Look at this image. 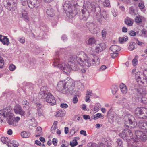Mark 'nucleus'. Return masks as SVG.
Wrapping results in <instances>:
<instances>
[{"instance_id":"nucleus-19","label":"nucleus","mask_w":147,"mask_h":147,"mask_svg":"<svg viewBox=\"0 0 147 147\" xmlns=\"http://www.w3.org/2000/svg\"><path fill=\"white\" fill-rule=\"evenodd\" d=\"M138 125V127L143 130H147V122L143 120L139 121Z\"/></svg>"},{"instance_id":"nucleus-61","label":"nucleus","mask_w":147,"mask_h":147,"mask_svg":"<svg viewBox=\"0 0 147 147\" xmlns=\"http://www.w3.org/2000/svg\"><path fill=\"white\" fill-rule=\"evenodd\" d=\"M57 140L56 138H53L52 140V143L53 144L56 146L57 145Z\"/></svg>"},{"instance_id":"nucleus-11","label":"nucleus","mask_w":147,"mask_h":147,"mask_svg":"<svg viewBox=\"0 0 147 147\" xmlns=\"http://www.w3.org/2000/svg\"><path fill=\"white\" fill-rule=\"evenodd\" d=\"M119 135L123 139L125 140V138L127 137L128 139L133 141V134L131 131L128 129H125L122 133L119 134Z\"/></svg>"},{"instance_id":"nucleus-38","label":"nucleus","mask_w":147,"mask_h":147,"mask_svg":"<svg viewBox=\"0 0 147 147\" xmlns=\"http://www.w3.org/2000/svg\"><path fill=\"white\" fill-rule=\"evenodd\" d=\"M1 140L3 143L7 144L10 140L7 137H2L1 138Z\"/></svg>"},{"instance_id":"nucleus-24","label":"nucleus","mask_w":147,"mask_h":147,"mask_svg":"<svg viewBox=\"0 0 147 147\" xmlns=\"http://www.w3.org/2000/svg\"><path fill=\"white\" fill-rule=\"evenodd\" d=\"M100 105L99 104H96L95 105L93 109L90 110V112L92 114H94L97 112H98L99 110Z\"/></svg>"},{"instance_id":"nucleus-29","label":"nucleus","mask_w":147,"mask_h":147,"mask_svg":"<svg viewBox=\"0 0 147 147\" xmlns=\"http://www.w3.org/2000/svg\"><path fill=\"white\" fill-rule=\"evenodd\" d=\"M125 23L129 26H131L133 24V20L130 18L127 17L125 19Z\"/></svg>"},{"instance_id":"nucleus-33","label":"nucleus","mask_w":147,"mask_h":147,"mask_svg":"<svg viewBox=\"0 0 147 147\" xmlns=\"http://www.w3.org/2000/svg\"><path fill=\"white\" fill-rule=\"evenodd\" d=\"M121 104L123 105V106L124 107L128 108L129 107L128 102L126 98H125L123 99L122 100L121 102Z\"/></svg>"},{"instance_id":"nucleus-4","label":"nucleus","mask_w":147,"mask_h":147,"mask_svg":"<svg viewBox=\"0 0 147 147\" xmlns=\"http://www.w3.org/2000/svg\"><path fill=\"white\" fill-rule=\"evenodd\" d=\"M11 108L9 107L0 110V119L2 117H5L10 125L16 126L17 125V123L14 121L13 118L14 115L11 112Z\"/></svg>"},{"instance_id":"nucleus-2","label":"nucleus","mask_w":147,"mask_h":147,"mask_svg":"<svg viewBox=\"0 0 147 147\" xmlns=\"http://www.w3.org/2000/svg\"><path fill=\"white\" fill-rule=\"evenodd\" d=\"M74 87V84L73 80L67 78L65 81H60L57 84L56 89L64 94H72Z\"/></svg>"},{"instance_id":"nucleus-25","label":"nucleus","mask_w":147,"mask_h":147,"mask_svg":"<svg viewBox=\"0 0 147 147\" xmlns=\"http://www.w3.org/2000/svg\"><path fill=\"white\" fill-rule=\"evenodd\" d=\"M110 50L113 53L116 52L120 50V47L117 45H113L111 46Z\"/></svg>"},{"instance_id":"nucleus-15","label":"nucleus","mask_w":147,"mask_h":147,"mask_svg":"<svg viewBox=\"0 0 147 147\" xmlns=\"http://www.w3.org/2000/svg\"><path fill=\"white\" fill-rule=\"evenodd\" d=\"M14 111L15 113L18 114L22 116L25 117V112L23 110L20 105H16L14 108Z\"/></svg>"},{"instance_id":"nucleus-23","label":"nucleus","mask_w":147,"mask_h":147,"mask_svg":"<svg viewBox=\"0 0 147 147\" xmlns=\"http://www.w3.org/2000/svg\"><path fill=\"white\" fill-rule=\"evenodd\" d=\"M120 88L121 92L123 94H126L127 91V88L126 86L123 83H121L120 84Z\"/></svg>"},{"instance_id":"nucleus-50","label":"nucleus","mask_w":147,"mask_h":147,"mask_svg":"<svg viewBox=\"0 0 147 147\" xmlns=\"http://www.w3.org/2000/svg\"><path fill=\"white\" fill-rule=\"evenodd\" d=\"M4 62L2 58L0 56V68H1L3 67L4 65Z\"/></svg>"},{"instance_id":"nucleus-43","label":"nucleus","mask_w":147,"mask_h":147,"mask_svg":"<svg viewBox=\"0 0 147 147\" xmlns=\"http://www.w3.org/2000/svg\"><path fill=\"white\" fill-rule=\"evenodd\" d=\"M69 143L65 140L62 141L61 147H68Z\"/></svg>"},{"instance_id":"nucleus-31","label":"nucleus","mask_w":147,"mask_h":147,"mask_svg":"<svg viewBox=\"0 0 147 147\" xmlns=\"http://www.w3.org/2000/svg\"><path fill=\"white\" fill-rule=\"evenodd\" d=\"M79 138L78 137H76L74 138L72 142H70V145L72 147H74L76 146L77 144V140H79Z\"/></svg>"},{"instance_id":"nucleus-63","label":"nucleus","mask_w":147,"mask_h":147,"mask_svg":"<svg viewBox=\"0 0 147 147\" xmlns=\"http://www.w3.org/2000/svg\"><path fill=\"white\" fill-rule=\"evenodd\" d=\"M20 119V117L18 116L14 118V121L15 123H17V125L18 122Z\"/></svg>"},{"instance_id":"nucleus-62","label":"nucleus","mask_w":147,"mask_h":147,"mask_svg":"<svg viewBox=\"0 0 147 147\" xmlns=\"http://www.w3.org/2000/svg\"><path fill=\"white\" fill-rule=\"evenodd\" d=\"M118 55V53H111V57L113 58H114L117 56Z\"/></svg>"},{"instance_id":"nucleus-49","label":"nucleus","mask_w":147,"mask_h":147,"mask_svg":"<svg viewBox=\"0 0 147 147\" xmlns=\"http://www.w3.org/2000/svg\"><path fill=\"white\" fill-rule=\"evenodd\" d=\"M89 147H98V145L95 143H90L88 144Z\"/></svg>"},{"instance_id":"nucleus-52","label":"nucleus","mask_w":147,"mask_h":147,"mask_svg":"<svg viewBox=\"0 0 147 147\" xmlns=\"http://www.w3.org/2000/svg\"><path fill=\"white\" fill-rule=\"evenodd\" d=\"M136 56H135L136 57ZM138 63V61L137 59L136 58H134L132 60V64L133 65L135 66L137 65Z\"/></svg>"},{"instance_id":"nucleus-53","label":"nucleus","mask_w":147,"mask_h":147,"mask_svg":"<svg viewBox=\"0 0 147 147\" xmlns=\"http://www.w3.org/2000/svg\"><path fill=\"white\" fill-rule=\"evenodd\" d=\"M107 69L106 66L105 65H102L99 68L98 71H102Z\"/></svg>"},{"instance_id":"nucleus-40","label":"nucleus","mask_w":147,"mask_h":147,"mask_svg":"<svg viewBox=\"0 0 147 147\" xmlns=\"http://www.w3.org/2000/svg\"><path fill=\"white\" fill-rule=\"evenodd\" d=\"M30 134L29 132H27L26 131H24L21 132V135L22 137L24 138H27L28 137Z\"/></svg>"},{"instance_id":"nucleus-13","label":"nucleus","mask_w":147,"mask_h":147,"mask_svg":"<svg viewBox=\"0 0 147 147\" xmlns=\"http://www.w3.org/2000/svg\"><path fill=\"white\" fill-rule=\"evenodd\" d=\"M86 25L90 31L93 34H96L99 32V29L94 23L88 22Z\"/></svg>"},{"instance_id":"nucleus-46","label":"nucleus","mask_w":147,"mask_h":147,"mask_svg":"<svg viewBox=\"0 0 147 147\" xmlns=\"http://www.w3.org/2000/svg\"><path fill=\"white\" fill-rule=\"evenodd\" d=\"M111 89L112 93L113 94H115L118 90V88L116 86H113Z\"/></svg>"},{"instance_id":"nucleus-51","label":"nucleus","mask_w":147,"mask_h":147,"mask_svg":"<svg viewBox=\"0 0 147 147\" xmlns=\"http://www.w3.org/2000/svg\"><path fill=\"white\" fill-rule=\"evenodd\" d=\"M142 36L144 37H147V31L144 29H142L141 31Z\"/></svg>"},{"instance_id":"nucleus-56","label":"nucleus","mask_w":147,"mask_h":147,"mask_svg":"<svg viewBox=\"0 0 147 147\" xmlns=\"http://www.w3.org/2000/svg\"><path fill=\"white\" fill-rule=\"evenodd\" d=\"M102 36L103 38H105L107 34V31L106 30H103L102 32Z\"/></svg>"},{"instance_id":"nucleus-64","label":"nucleus","mask_w":147,"mask_h":147,"mask_svg":"<svg viewBox=\"0 0 147 147\" xmlns=\"http://www.w3.org/2000/svg\"><path fill=\"white\" fill-rule=\"evenodd\" d=\"M134 9L132 7H130L129 8V12L130 13H133L134 12Z\"/></svg>"},{"instance_id":"nucleus-59","label":"nucleus","mask_w":147,"mask_h":147,"mask_svg":"<svg viewBox=\"0 0 147 147\" xmlns=\"http://www.w3.org/2000/svg\"><path fill=\"white\" fill-rule=\"evenodd\" d=\"M60 107L62 108L66 109L68 107V105L67 104L63 103L60 104Z\"/></svg>"},{"instance_id":"nucleus-27","label":"nucleus","mask_w":147,"mask_h":147,"mask_svg":"<svg viewBox=\"0 0 147 147\" xmlns=\"http://www.w3.org/2000/svg\"><path fill=\"white\" fill-rule=\"evenodd\" d=\"M137 91L138 94H140L142 95H145L146 93L145 88L142 87H140L139 88L137 89Z\"/></svg>"},{"instance_id":"nucleus-8","label":"nucleus","mask_w":147,"mask_h":147,"mask_svg":"<svg viewBox=\"0 0 147 147\" xmlns=\"http://www.w3.org/2000/svg\"><path fill=\"white\" fill-rule=\"evenodd\" d=\"M134 113L136 116L139 118L147 119V108L138 107L135 109Z\"/></svg>"},{"instance_id":"nucleus-21","label":"nucleus","mask_w":147,"mask_h":147,"mask_svg":"<svg viewBox=\"0 0 147 147\" xmlns=\"http://www.w3.org/2000/svg\"><path fill=\"white\" fill-rule=\"evenodd\" d=\"M9 39L7 36L0 35V42L4 45H8L9 44Z\"/></svg>"},{"instance_id":"nucleus-60","label":"nucleus","mask_w":147,"mask_h":147,"mask_svg":"<svg viewBox=\"0 0 147 147\" xmlns=\"http://www.w3.org/2000/svg\"><path fill=\"white\" fill-rule=\"evenodd\" d=\"M129 34L130 36H134L136 35V32L133 30H131L129 31Z\"/></svg>"},{"instance_id":"nucleus-5","label":"nucleus","mask_w":147,"mask_h":147,"mask_svg":"<svg viewBox=\"0 0 147 147\" xmlns=\"http://www.w3.org/2000/svg\"><path fill=\"white\" fill-rule=\"evenodd\" d=\"M86 4L88 8L93 11H95L97 15V18L98 19L101 18L100 13V8L97 3L99 2L100 0H88Z\"/></svg>"},{"instance_id":"nucleus-39","label":"nucleus","mask_w":147,"mask_h":147,"mask_svg":"<svg viewBox=\"0 0 147 147\" xmlns=\"http://www.w3.org/2000/svg\"><path fill=\"white\" fill-rule=\"evenodd\" d=\"M109 118L113 121L117 119L116 115L115 113H111L109 115Z\"/></svg>"},{"instance_id":"nucleus-57","label":"nucleus","mask_w":147,"mask_h":147,"mask_svg":"<svg viewBox=\"0 0 147 147\" xmlns=\"http://www.w3.org/2000/svg\"><path fill=\"white\" fill-rule=\"evenodd\" d=\"M141 102L143 103L146 104L147 103V98L145 97H143L141 98Z\"/></svg>"},{"instance_id":"nucleus-32","label":"nucleus","mask_w":147,"mask_h":147,"mask_svg":"<svg viewBox=\"0 0 147 147\" xmlns=\"http://www.w3.org/2000/svg\"><path fill=\"white\" fill-rule=\"evenodd\" d=\"M144 18L142 16L139 15L136 16L135 18V22L137 23H141Z\"/></svg>"},{"instance_id":"nucleus-17","label":"nucleus","mask_w":147,"mask_h":147,"mask_svg":"<svg viewBox=\"0 0 147 147\" xmlns=\"http://www.w3.org/2000/svg\"><path fill=\"white\" fill-rule=\"evenodd\" d=\"M86 96L85 97V100L87 102H89L91 100L90 98L94 97L95 98H97L98 97L95 94L93 93L92 92V90H88L86 93Z\"/></svg>"},{"instance_id":"nucleus-1","label":"nucleus","mask_w":147,"mask_h":147,"mask_svg":"<svg viewBox=\"0 0 147 147\" xmlns=\"http://www.w3.org/2000/svg\"><path fill=\"white\" fill-rule=\"evenodd\" d=\"M59 53L58 51L55 53L53 65L55 67L59 68L66 73L70 72L71 70H77L79 68L78 64L84 69H87L91 66L98 65L100 63V59L97 57H95L91 59L84 52L81 51L70 57L67 63L66 64L65 57Z\"/></svg>"},{"instance_id":"nucleus-20","label":"nucleus","mask_w":147,"mask_h":147,"mask_svg":"<svg viewBox=\"0 0 147 147\" xmlns=\"http://www.w3.org/2000/svg\"><path fill=\"white\" fill-rule=\"evenodd\" d=\"M106 48V46L105 44L102 43L96 45L95 49V51L97 53L101 52Z\"/></svg>"},{"instance_id":"nucleus-37","label":"nucleus","mask_w":147,"mask_h":147,"mask_svg":"<svg viewBox=\"0 0 147 147\" xmlns=\"http://www.w3.org/2000/svg\"><path fill=\"white\" fill-rule=\"evenodd\" d=\"M64 115V114L61 110H59L57 111L55 113V117H57L61 116H63Z\"/></svg>"},{"instance_id":"nucleus-14","label":"nucleus","mask_w":147,"mask_h":147,"mask_svg":"<svg viewBox=\"0 0 147 147\" xmlns=\"http://www.w3.org/2000/svg\"><path fill=\"white\" fill-rule=\"evenodd\" d=\"M13 0H4L3 4L5 7L8 10L11 11H14L16 9V5L15 4L12 5V6L11 7L10 6L11 3H12Z\"/></svg>"},{"instance_id":"nucleus-18","label":"nucleus","mask_w":147,"mask_h":147,"mask_svg":"<svg viewBox=\"0 0 147 147\" xmlns=\"http://www.w3.org/2000/svg\"><path fill=\"white\" fill-rule=\"evenodd\" d=\"M22 104L23 105V108L24 109L28 110L29 111L26 115L27 117H28L30 115L29 103L27 102L26 100H24L22 101Z\"/></svg>"},{"instance_id":"nucleus-48","label":"nucleus","mask_w":147,"mask_h":147,"mask_svg":"<svg viewBox=\"0 0 147 147\" xmlns=\"http://www.w3.org/2000/svg\"><path fill=\"white\" fill-rule=\"evenodd\" d=\"M138 7L142 11H143V10L145 7L144 5V3L143 2L139 3L138 4Z\"/></svg>"},{"instance_id":"nucleus-47","label":"nucleus","mask_w":147,"mask_h":147,"mask_svg":"<svg viewBox=\"0 0 147 147\" xmlns=\"http://www.w3.org/2000/svg\"><path fill=\"white\" fill-rule=\"evenodd\" d=\"M135 41L138 45L141 46H143L145 45V44L144 43L139 41L137 39H135Z\"/></svg>"},{"instance_id":"nucleus-22","label":"nucleus","mask_w":147,"mask_h":147,"mask_svg":"<svg viewBox=\"0 0 147 147\" xmlns=\"http://www.w3.org/2000/svg\"><path fill=\"white\" fill-rule=\"evenodd\" d=\"M93 12H94L96 16V18H97V20L100 22L102 21V19L103 18L105 20H107V18L109 17V15L107 14V13L105 11H103L102 12V13H101V10H100V13H101V16L102 18L100 19H98L97 18V15L96 13V12L95 11H93Z\"/></svg>"},{"instance_id":"nucleus-12","label":"nucleus","mask_w":147,"mask_h":147,"mask_svg":"<svg viewBox=\"0 0 147 147\" xmlns=\"http://www.w3.org/2000/svg\"><path fill=\"white\" fill-rule=\"evenodd\" d=\"M93 11L87 8L86 4H84L83 9H82L81 10L82 15V16L80 17L81 20L85 21L87 20L89 16V13L88 11Z\"/></svg>"},{"instance_id":"nucleus-36","label":"nucleus","mask_w":147,"mask_h":147,"mask_svg":"<svg viewBox=\"0 0 147 147\" xmlns=\"http://www.w3.org/2000/svg\"><path fill=\"white\" fill-rule=\"evenodd\" d=\"M137 46L136 44L134 42H131L130 43L128 47V49L130 51H132Z\"/></svg>"},{"instance_id":"nucleus-30","label":"nucleus","mask_w":147,"mask_h":147,"mask_svg":"<svg viewBox=\"0 0 147 147\" xmlns=\"http://www.w3.org/2000/svg\"><path fill=\"white\" fill-rule=\"evenodd\" d=\"M46 13L50 17H53L55 15V11L52 8L47 9Z\"/></svg>"},{"instance_id":"nucleus-34","label":"nucleus","mask_w":147,"mask_h":147,"mask_svg":"<svg viewBox=\"0 0 147 147\" xmlns=\"http://www.w3.org/2000/svg\"><path fill=\"white\" fill-rule=\"evenodd\" d=\"M96 41L94 37H92L90 38L88 40V44L91 45L95 44Z\"/></svg>"},{"instance_id":"nucleus-45","label":"nucleus","mask_w":147,"mask_h":147,"mask_svg":"<svg viewBox=\"0 0 147 147\" xmlns=\"http://www.w3.org/2000/svg\"><path fill=\"white\" fill-rule=\"evenodd\" d=\"M19 41L22 44H24L25 42V38L24 37H19L18 38Z\"/></svg>"},{"instance_id":"nucleus-55","label":"nucleus","mask_w":147,"mask_h":147,"mask_svg":"<svg viewBox=\"0 0 147 147\" xmlns=\"http://www.w3.org/2000/svg\"><path fill=\"white\" fill-rule=\"evenodd\" d=\"M16 66L13 64H11L9 67V69L11 71H14L16 69Z\"/></svg>"},{"instance_id":"nucleus-7","label":"nucleus","mask_w":147,"mask_h":147,"mask_svg":"<svg viewBox=\"0 0 147 147\" xmlns=\"http://www.w3.org/2000/svg\"><path fill=\"white\" fill-rule=\"evenodd\" d=\"M135 78L138 83L140 85L144 84L146 80H147V71L145 70L143 73L141 72H138L135 74Z\"/></svg>"},{"instance_id":"nucleus-42","label":"nucleus","mask_w":147,"mask_h":147,"mask_svg":"<svg viewBox=\"0 0 147 147\" xmlns=\"http://www.w3.org/2000/svg\"><path fill=\"white\" fill-rule=\"evenodd\" d=\"M128 40L127 36L120 37L119 38V41L120 43L122 44L126 42Z\"/></svg>"},{"instance_id":"nucleus-35","label":"nucleus","mask_w":147,"mask_h":147,"mask_svg":"<svg viewBox=\"0 0 147 147\" xmlns=\"http://www.w3.org/2000/svg\"><path fill=\"white\" fill-rule=\"evenodd\" d=\"M18 143L15 140L12 141L9 145H8V147H18Z\"/></svg>"},{"instance_id":"nucleus-26","label":"nucleus","mask_w":147,"mask_h":147,"mask_svg":"<svg viewBox=\"0 0 147 147\" xmlns=\"http://www.w3.org/2000/svg\"><path fill=\"white\" fill-rule=\"evenodd\" d=\"M22 17L26 21H28L29 17L27 12L24 9H22Z\"/></svg>"},{"instance_id":"nucleus-6","label":"nucleus","mask_w":147,"mask_h":147,"mask_svg":"<svg viewBox=\"0 0 147 147\" xmlns=\"http://www.w3.org/2000/svg\"><path fill=\"white\" fill-rule=\"evenodd\" d=\"M63 8L66 11L67 16L70 18L74 17L77 14V10L76 9V6L72 5L69 1H66L63 5Z\"/></svg>"},{"instance_id":"nucleus-16","label":"nucleus","mask_w":147,"mask_h":147,"mask_svg":"<svg viewBox=\"0 0 147 147\" xmlns=\"http://www.w3.org/2000/svg\"><path fill=\"white\" fill-rule=\"evenodd\" d=\"M27 4L28 7L31 9L34 7L37 8L39 6L37 0H28Z\"/></svg>"},{"instance_id":"nucleus-3","label":"nucleus","mask_w":147,"mask_h":147,"mask_svg":"<svg viewBox=\"0 0 147 147\" xmlns=\"http://www.w3.org/2000/svg\"><path fill=\"white\" fill-rule=\"evenodd\" d=\"M47 87H42L39 94V96L41 98L45 99L46 101L50 105H53L56 103V100L53 96L49 92L46 93Z\"/></svg>"},{"instance_id":"nucleus-41","label":"nucleus","mask_w":147,"mask_h":147,"mask_svg":"<svg viewBox=\"0 0 147 147\" xmlns=\"http://www.w3.org/2000/svg\"><path fill=\"white\" fill-rule=\"evenodd\" d=\"M41 131L42 129L41 127H37L36 130L37 134L36 136V137H38L41 136L42 134Z\"/></svg>"},{"instance_id":"nucleus-58","label":"nucleus","mask_w":147,"mask_h":147,"mask_svg":"<svg viewBox=\"0 0 147 147\" xmlns=\"http://www.w3.org/2000/svg\"><path fill=\"white\" fill-rule=\"evenodd\" d=\"M117 143L118 146H121L122 144V142L121 139H119L117 140Z\"/></svg>"},{"instance_id":"nucleus-28","label":"nucleus","mask_w":147,"mask_h":147,"mask_svg":"<svg viewBox=\"0 0 147 147\" xmlns=\"http://www.w3.org/2000/svg\"><path fill=\"white\" fill-rule=\"evenodd\" d=\"M104 117L103 115L100 113H98L94 115H92L91 117V118L93 119L96 120L98 119L99 118H101L103 119Z\"/></svg>"},{"instance_id":"nucleus-10","label":"nucleus","mask_w":147,"mask_h":147,"mask_svg":"<svg viewBox=\"0 0 147 147\" xmlns=\"http://www.w3.org/2000/svg\"><path fill=\"white\" fill-rule=\"evenodd\" d=\"M127 117L128 119L125 121V125L131 128L135 127L137 125V123L134 121L135 119L134 117L130 115H128Z\"/></svg>"},{"instance_id":"nucleus-9","label":"nucleus","mask_w":147,"mask_h":147,"mask_svg":"<svg viewBox=\"0 0 147 147\" xmlns=\"http://www.w3.org/2000/svg\"><path fill=\"white\" fill-rule=\"evenodd\" d=\"M135 134L136 137H133L134 139L133 141L134 143H136L138 142L139 139L141 140L142 141H144L147 138V131L146 133L143 132L142 131L139 130L136 131L135 132Z\"/></svg>"},{"instance_id":"nucleus-54","label":"nucleus","mask_w":147,"mask_h":147,"mask_svg":"<svg viewBox=\"0 0 147 147\" xmlns=\"http://www.w3.org/2000/svg\"><path fill=\"white\" fill-rule=\"evenodd\" d=\"M57 121H55L54 122L51 128V129H53L55 130L57 127Z\"/></svg>"},{"instance_id":"nucleus-44","label":"nucleus","mask_w":147,"mask_h":147,"mask_svg":"<svg viewBox=\"0 0 147 147\" xmlns=\"http://www.w3.org/2000/svg\"><path fill=\"white\" fill-rule=\"evenodd\" d=\"M103 4L104 6L105 7H108L110 5L109 0H105L103 2Z\"/></svg>"}]
</instances>
